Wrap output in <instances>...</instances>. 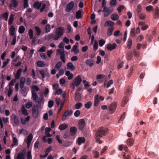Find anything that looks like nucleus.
<instances>
[{
	"mask_svg": "<svg viewBox=\"0 0 159 159\" xmlns=\"http://www.w3.org/2000/svg\"><path fill=\"white\" fill-rule=\"evenodd\" d=\"M65 32V28L62 27L57 28L55 31V33H51L45 37V39L47 40L52 39L54 40H57Z\"/></svg>",
	"mask_w": 159,
	"mask_h": 159,
	"instance_id": "obj_1",
	"label": "nucleus"
},
{
	"mask_svg": "<svg viewBox=\"0 0 159 159\" xmlns=\"http://www.w3.org/2000/svg\"><path fill=\"white\" fill-rule=\"evenodd\" d=\"M107 130V129L103 127H101L98 129L95 136V138L97 142L99 143H102L100 139L105 135Z\"/></svg>",
	"mask_w": 159,
	"mask_h": 159,
	"instance_id": "obj_2",
	"label": "nucleus"
},
{
	"mask_svg": "<svg viewBox=\"0 0 159 159\" xmlns=\"http://www.w3.org/2000/svg\"><path fill=\"white\" fill-rule=\"evenodd\" d=\"M140 29L139 27H138L135 29L134 28H132L130 30V35L132 37H134L137 34H139L140 32Z\"/></svg>",
	"mask_w": 159,
	"mask_h": 159,
	"instance_id": "obj_3",
	"label": "nucleus"
},
{
	"mask_svg": "<svg viewBox=\"0 0 159 159\" xmlns=\"http://www.w3.org/2000/svg\"><path fill=\"white\" fill-rule=\"evenodd\" d=\"M35 102L37 103V107L38 108L42 109L43 108L44 102V101L43 100V98L38 99V100H36V101Z\"/></svg>",
	"mask_w": 159,
	"mask_h": 159,
	"instance_id": "obj_4",
	"label": "nucleus"
},
{
	"mask_svg": "<svg viewBox=\"0 0 159 159\" xmlns=\"http://www.w3.org/2000/svg\"><path fill=\"white\" fill-rule=\"evenodd\" d=\"M74 6V2L73 1H70L67 5L66 8V11L67 12H70L73 8Z\"/></svg>",
	"mask_w": 159,
	"mask_h": 159,
	"instance_id": "obj_5",
	"label": "nucleus"
},
{
	"mask_svg": "<svg viewBox=\"0 0 159 159\" xmlns=\"http://www.w3.org/2000/svg\"><path fill=\"white\" fill-rule=\"evenodd\" d=\"M20 88L21 89L20 91L21 93L24 96L26 97L29 90V88L24 86H20Z\"/></svg>",
	"mask_w": 159,
	"mask_h": 159,
	"instance_id": "obj_6",
	"label": "nucleus"
},
{
	"mask_svg": "<svg viewBox=\"0 0 159 159\" xmlns=\"http://www.w3.org/2000/svg\"><path fill=\"white\" fill-rule=\"evenodd\" d=\"M78 127L79 129L82 130L85 126V122L84 119H80L78 122Z\"/></svg>",
	"mask_w": 159,
	"mask_h": 159,
	"instance_id": "obj_7",
	"label": "nucleus"
},
{
	"mask_svg": "<svg viewBox=\"0 0 159 159\" xmlns=\"http://www.w3.org/2000/svg\"><path fill=\"white\" fill-rule=\"evenodd\" d=\"M117 105V104L116 102L112 103L108 107L109 111L111 112V113L114 112L116 109Z\"/></svg>",
	"mask_w": 159,
	"mask_h": 159,
	"instance_id": "obj_8",
	"label": "nucleus"
},
{
	"mask_svg": "<svg viewBox=\"0 0 159 159\" xmlns=\"http://www.w3.org/2000/svg\"><path fill=\"white\" fill-rule=\"evenodd\" d=\"M82 81V80L80 76H78L73 80V83L76 86L78 87Z\"/></svg>",
	"mask_w": 159,
	"mask_h": 159,
	"instance_id": "obj_9",
	"label": "nucleus"
},
{
	"mask_svg": "<svg viewBox=\"0 0 159 159\" xmlns=\"http://www.w3.org/2000/svg\"><path fill=\"white\" fill-rule=\"evenodd\" d=\"M72 113L73 111L71 110L66 111L62 116V119L64 120H65L67 116H70Z\"/></svg>",
	"mask_w": 159,
	"mask_h": 159,
	"instance_id": "obj_10",
	"label": "nucleus"
},
{
	"mask_svg": "<svg viewBox=\"0 0 159 159\" xmlns=\"http://www.w3.org/2000/svg\"><path fill=\"white\" fill-rule=\"evenodd\" d=\"M139 26L140 27L141 30H146L148 28V26L142 21L140 22L139 23Z\"/></svg>",
	"mask_w": 159,
	"mask_h": 159,
	"instance_id": "obj_11",
	"label": "nucleus"
},
{
	"mask_svg": "<svg viewBox=\"0 0 159 159\" xmlns=\"http://www.w3.org/2000/svg\"><path fill=\"white\" fill-rule=\"evenodd\" d=\"M33 136L32 134H30L27 137L25 141L26 143L28 144V146L29 147L30 143L31 141L33 139Z\"/></svg>",
	"mask_w": 159,
	"mask_h": 159,
	"instance_id": "obj_12",
	"label": "nucleus"
},
{
	"mask_svg": "<svg viewBox=\"0 0 159 159\" xmlns=\"http://www.w3.org/2000/svg\"><path fill=\"white\" fill-rule=\"evenodd\" d=\"M100 103L99 99V95L97 94L94 97V106L97 107L98 106Z\"/></svg>",
	"mask_w": 159,
	"mask_h": 159,
	"instance_id": "obj_13",
	"label": "nucleus"
},
{
	"mask_svg": "<svg viewBox=\"0 0 159 159\" xmlns=\"http://www.w3.org/2000/svg\"><path fill=\"white\" fill-rule=\"evenodd\" d=\"M77 129L75 127H71L70 129V134L71 136L75 135L76 133Z\"/></svg>",
	"mask_w": 159,
	"mask_h": 159,
	"instance_id": "obj_14",
	"label": "nucleus"
},
{
	"mask_svg": "<svg viewBox=\"0 0 159 159\" xmlns=\"http://www.w3.org/2000/svg\"><path fill=\"white\" fill-rule=\"evenodd\" d=\"M18 1L17 0H11L10 6L11 8L12 9V7H16L18 5Z\"/></svg>",
	"mask_w": 159,
	"mask_h": 159,
	"instance_id": "obj_15",
	"label": "nucleus"
},
{
	"mask_svg": "<svg viewBox=\"0 0 159 159\" xmlns=\"http://www.w3.org/2000/svg\"><path fill=\"white\" fill-rule=\"evenodd\" d=\"M116 47V44L115 43H113L112 44L111 43H109L107 44V50L111 51L112 50L115 49Z\"/></svg>",
	"mask_w": 159,
	"mask_h": 159,
	"instance_id": "obj_16",
	"label": "nucleus"
},
{
	"mask_svg": "<svg viewBox=\"0 0 159 159\" xmlns=\"http://www.w3.org/2000/svg\"><path fill=\"white\" fill-rule=\"evenodd\" d=\"M39 108H38L37 107L36 108H34V107H33L32 108V113L33 116L35 117H36L38 116L39 114V110L38 109Z\"/></svg>",
	"mask_w": 159,
	"mask_h": 159,
	"instance_id": "obj_17",
	"label": "nucleus"
},
{
	"mask_svg": "<svg viewBox=\"0 0 159 159\" xmlns=\"http://www.w3.org/2000/svg\"><path fill=\"white\" fill-rule=\"evenodd\" d=\"M125 95H126V96L123 98V99L121 103V106L122 107H124L125 105V104L127 103V102L128 101V99L127 97V96H128V94L127 92L125 93Z\"/></svg>",
	"mask_w": 159,
	"mask_h": 159,
	"instance_id": "obj_18",
	"label": "nucleus"
},
{
	"mask_svg": "<svg viewBox=\"0 0 159 159\" xmlns=\"http://www.w3.org/2000/svg\"><path fill=\"white\" fill-rule=\"evenodd\" d=\"M67 68L68 70L71 71H73L75 69V67L73 66L72 63L68 62L67 65Z\"/></svg>",
	"mask_w": 159,
	"mask_h": 159,
	"instance_id": "obj_19",
	"label": "nucleus"
},
{
	"mask_svg": "<svg viewBox=\"0 0 159 159\" xmlns=\"http://www.w3.org/2000/svg\"><path fill=\"white\" fill-rule=\"evenodd\" d=\"M15 28L13 25H11L9 27V34L11 35H14Z\"/></svg>",
	"mask_w": 159,
	"mask_h": 159,
	"instance_id": "obj_20",
	"label": "nucleus"
},
{
	"mask_svg": "<svg viewBox=\"0 0 159 159\" xmlns=\"http://www.w3.org/2000/svg\"><path fill=\"white\" fill-rule=\"evenodd\" d=\"M153 17L156 19L159 18V9L157 7L156 8L155 12L153 15Z\"/></svg>",
	"mask_w": 159,
	"mask_h": 159,
	"instance_id": "obj_21",
	"label": "nucleus"
},
{
	"mask_svg": "<svg viewBox=\"0 0 159 159\" xmlns=\"http://www.w3.org/2000/svg\"><path fill=\"white\" fill-rule=\"evenodd\" d=\"M12 141L13 143L12 144L11 146L12 147L14 146H16L18 144V140L14 136V135L12 136Z\"/></svg>",
	"mask_w": 159,
	"mask_h": 159,
	"instance_id": "obj_22",
	"label": "nucleus"
},
{
	"mask_svg": "<svg viewBox=\"0 0 159 159\" xmlns=\"http://www.w3.org/2000/svg\"><path fill=\"white\" fill-rule=\"evenodd\" d=\"M134 143V140L132 139H128L126 141V143L129 146H132Z\"/></svg>",
	"mask_w": 159,
	"mask_h": 159,
	"instance_id": "obj_23",
	"label": "nucleus"
},
{
	"mask_svg": "<svg viewBox=\"0 0 159 159\" xmlns=\"http://www.w3.org/2000/svg\"><path fill=\"white\" fill-rule=\"evenodd\" d=\"M66 75L68 77V79L69 80L72 79L73 77V74L71 73L69 71H67L65 73Z\"/></svg>",
	"mask_w": 159,
	"mask_h": 159,
	"instance_id": "obj_24",
	"label": "nucleus"
},
{
	"mask_svg": "<svg viewBox=\"0 0 159 159\" xmlns=\"http://www.w3.org/2000/svg\"><path fill=\"white\" fill-rule=\"evenodd\" d=\"M30 119V116H28L26 117L25 118V119H24L22 118H21V123L23 125H25L26 124V122H28L29 121Z\"/></svg>",
	"mask_w": 159,
	"mask_h": 159,
	"instance_id": "obj_25",
	"label": "nucleus"
},
{
	"mask_svg": "<svg viewBox=\"0 0 159 159\" xmlns=\"http://www.w3.org/2000/svg\"><path fill=\"white\" fill-rule=\"evenodd\" d=\"M84 142L85 139L84 137H80L77 139L78 144L79 145H81L82 143H84Z\"/></svg>",
	"mask_w": 159,
	"mask_h": 159,
	"instance_id": "obj_26",
	"label": "nucleus"
},
{
	"mask_svg": "<svg viewBox=\"0 0 159 159\" xmlns=\"http://www.w3.org/2000/svg\"><path fill=\"white\" fill-rule=\"evenodd\" d=\"M68 126V125L66 124H62L60 125L59 127V129L62 130L66 129Z\"/></svg>",
	"mask_w": 159,
	"mask_h": 159,
	"instance_id": "obj_27",
	"label": "nucleus"
},
{
	"mask_svg": "<svg viewBox=\"0 0 159 159\" xmlns=\"http://www.w3.org/2000/svg\"><path fill=\"white\" fill-rule=\"evenodd\" d=\"M25 156L23 152L19 153L16 157V159H25Z\"/></svg>",
	"mask_w": 159,
	"mask_h": 159,
	"instance_id": "obj_28",
	"label": "nucleus"
},
{
	"mask_svg": "<svg viewBox=\"0 0 159 159\" xmlns=\"http://www.w3.org/2000/svg\"><path fill=\"white\" fill-rule=\"evenodd\" d=\"M21 110L22 114L24 115L27 116L28 115V113L27 111L25 109V107L24 105H23L22 106V107Z\"/></svg>",
	"mask_w": 159,
	"mask_h": 159,
	"instance_id": "obj_29",
	"label": "nucleus"
},
{
	"mask_svg": "<svg viewBox=\"0 0 159 159\" xmlns=\"http://www.w3.org/2000/svg\"><path fill=\"white\" fill-rule=\"evenodd\" d=\"M81 100L80 93L79 92H76L75 97V100L79 101Z\"/></svg>",
	"mask_w": 159,
	"mask_h": 159,
	"instance_id": "obj_30",
	"label": "nucleus"
},
{
	"mask_svg": "<svg viewBox=\"0 0 159 159\" xmlns=\"http://www.w3.org/2000/svg\"><path fill=\"white\" fill-rule=\"evenodd\" d=\"M35 29L36 31V35L39 36L41 32L40 28L39 26H36L35 27Z\"/></svg>",
	"mask_w": 159,
	"mask_h": 159,
	"instance_id": "obj_31",
	"label": "nucleus"
},
{
	"mask_svg": "<svg viewBox=\"0 0 159 159\" xmlns=\"http://www.w3.org/2000/svg\"><path fill=\"white\" fill-rule=\"evenodd\" d=\"M37 66L39 67H43L45 66L44 63L41 61H38L37 63Z\"/></svg>",
	"mask_w": 159,
	"mask_h": 159,
	"instance_id": "obj_32",
	"label": "nucleus"
},
{
	"mask_svg": "<svg viewBox=\"0 0 159 159\" xmlns=\"http://www.w3.org/2000/svg\"><path fill=\"white\" fill-rule=\"evenodd\" d=\"M13 122L16 125H18L19 123V118L16 116H14L13 117Z\"/></svg>",
	"mask_w": 159,
	"mask_h": 159,
	"instance_id": "obj_33",
	"label": "nucleus"
},
{
	"mask_svg": "<svg viewBox=\"0 0 159 159\" xmlns=\"http://www.w3.org/2000/svg\"><path fill=\"white\" fill-rule=\"evenodd\" d=\"M114 24V22L110 20H107L106 22L104 24V26H107L108 25H110L111 27L113 26Z\"/></svg>",
	"mask_w": 159,
	"mask_h": 159,
	"instance_id": "obj_34",
	"label": "nucleus"
},
{
	"mask_svg": "<svg viewBox=\"0 0 159 159\" xmlns=\"http://www.w3.org/2000/svg\"><path fill=\"white\" fill-rule=\"evenodd\" d=\"M85 62L87 65L89 66L90 67L94 65L93 61L91 60L88 59L86 60Z\"/></svg>",
	"mask_w": 159,
	"mask_h": 159,
	"instance_id": "obj_35",
	"label": "nucleus"
},
{
	"mask_svg": "<svg viewBox=\"0 0 159 159\" xmlns=\"http://www.w3.org/2000/svg\"><path fill=\"white\" fill-rule=\"evenodd\" d=\"M14 15L13 14H11L9 19L8 25H10L12 24L14 19Z\"/></svg>",
	"mask_w": 159,
	"mask_h": 159,
	"instance_id": "obj_36",
	"label": "nucleus"
},
{
	"mask_svg": "<svg viewBox=\"0 0 159 159\" xmlns=\"http://www.w3.org/2000/svg\"><path fill=\"white\" fill-rule=\"evenodd\" d=\"M62 91H63L61 89H58L55 91L54 95H60L62 93Z\"/></svg>",
	"mask_w": 159,
	"mask_h": 159,
	"instance_id": "obj_37",
	"label": "nucleus"
},
{
	"mask_svg": "<svg viewBox=\"0 0 159 159\" xmlns=\"http://www.w3.org/2000/svg\"><path fill=\"white\" fill-rule=\"evenodd\" d=\"M32 97L34 100V101H36V100H38V95L36 92H31Z\"/></svg>",
	"mask_w": 159,
	"mask_h": 159,
	"instance_id": "obj_38",
	"label": "nucleus"
},
{
	"mask_svg": "<svg viewBox=\"0 0 159 159\" xmlns=\"http://www.w3.org/2000/svg\"><path fill=\"white\" fill-rule=\"evenodd\" d=\"M119 18V16L117 14H112L111 16V19L113 20H116Z\"/></svg>",
	"mask_w": 159,
	"mask_h": 159,
	"instance_id": "obj_39",
	"label": "nucleus"
},
{
	"mask_svg": "<svg viewBox=\"0 0 159 159\" xmlns=\"http://www.w3.org/2000/svg\"><path fill=\"white\" fill-rule=\"evenodd\" d=\"M103 9L102 10V12H106L107 11H109L110 13H111L113 11V9L111 8H108L107 7H104Z\"/></svg>",
	"mask_w": 159,
	"mask_h": 159,
	"instance_id": "obj_40",
	"label": "nucleus"
},
{
	"mask_svg": "<svg viewBox=\"0 0 159 159\" xmlns=\"http://www.w3.org/2000/svg\"><path fill=\"white\" fill-rule=\"evenodd\" d=\"M21 70L20 69H18L16 72V74L15 75V77L16 79H19L20 77Z\"/></svg>",
	"mask_w": 159,
	"mask_h": 159,
	"instance_id": "obj_41",
	"label": "nucleus"
},
{
	"mask_svg": "<svg viewBox=\"0 0 159 159\" xmlns=\"http://www.w3.org/2000/svg\"><path fill=\"white\" fill-rule=\"evenodd\" d=\"M114 30L113 26L110 27L108 30L107 34L108 35L110 36L112 34V32Z\"/></svg>",
	"mask_w": 159,
	"mask_h": 159,
	"instance_id": "obj_42",
	"label": "nucleus"
},
{
	"mask_svg": "<svg viewBox=\"0 0 159 159\" xmlns=\"http://www.w3.org/2000/svg\"><path fill=\"white\" fill-rule=\"evenodd\" d=\"M25 30V28L24 27V26L21 25L19 27V28L18 32L20 34H21L24 32Z\"/></svg>",
	"mask_w": 159,
	"mask_h": 159,
	"instance_id": "obj_43",
	"label": "nucleus"
},
{
	"mask_svg": "<svg viewBox=\"0 0 159 159\" xmlns=\"http://www.w3.org/2000/svg\"><path fill=\"white\" fill-rule=\"evenodd\" d=\"M41 6V3L38 2H36L34 4V7L37 9H39Z\"/></svg>",
	"mask_w": 159,
	"mask_h": 159,
	"instance_id": "obj_44",
	"label": "nucleus"
},
{
	"mask_svg": "<svg viewBox=\"0 0 159 159\" xmlns=\"http://www.w3.org/2000/svg\"><path fill=\"white\" fill-rule=\"evenodd\" d=\"M31 89H32L31 92H36L35 91H38L39 89V88L36 85H33V86Z\"/></svg>",
	"mask_w": 159,
	"mask_h": 159,
	"instance_id": "obj_45",
	"label": "nucleus"
},
{
	"mask_svg": "<svg viewBox=\"0 0 159 159\" xmlns=\"http://www.w3.org/2000/svg\"><path fill=\"white\" fill-rule=\"evenodd\" d=\"M62 65V62L60 61L58 62L56 65L55 68L57 70H58L60 68Z\"/></svg>",
	"mask_w": 159,
	"mask_h": 159,
	"instance_id": "obj_46",
	"label": "nucleus"
},
{
	"mask_svg": "<svg viewBox=\"0 0 159 159\" xmlns=\"http://www.w3.org/2000/svg\"><path fill=\"white\" fill-rule=\"evenodd\" d=\"M45 31L46 33L49 32L51 30V26L49 24H47L45 26Z\"/></svg>",
	"mask_w": 159,
	"mask_h": 159,
	"instance_id": "obj_47",
	"label": "nucleus"
},
{
	"mask_svg": "<svg viewBox=\"0 0 159 159\" xmlns=\"http://www.w3.org/2000/svg\"><path fill=\"white\" fill-rule=\"evenodd\" d=\"M82 16L81 12L79 10L76 12V17L77 19H80Z\"/></svg>",
	"mask_w": 159,
	"mask_h": 159,
	"instance_id": "obj_48",
	"label": "nucleus"
},
{
	"mask_svg": "<svg viewBox=\"0 0 159 159\" xmlns=\"http://www.w3.org/2000/svg\"><path fill=\"white\" fill-rule=\"evenodd\" d=\"M25 81V77H22L20 82V86H24Z\"/></svg>",
	"mask_w": 159,
	"mask_h": 159,
	"instance_id": "obj_49",
	"label": "nucleus"
},
{
	"mask_svg": "<svg viewBox=\"0 0 159 159\" xmlns=\"http://www.w3.org/2000/svg\"><path fill=\"white\" fill-rule=\"evenodd\" d=\"M10 59L7 58L6 59V61H3L2 63V65L1 67L2 68H4L8 63L9 61H10Z\"/></svg>",
	"mask_w": 159,
	"mask_h": 159,
	"instance_id": "obj_50",
	"label": "nucleus"
},
{
	"mask_svg": "<svg viewBox=\"0 0 159 159\" xmlns=\"http://www.w3.org/2000/svg\"><path fill=\"white\" fill-rule=\"evenodd\" d=\"M13 90V87L10 86L8 91L7 95L9 97H10L11 94Z\"/></svg>",
	"mask_w": 159,
	"mask_h": 159,
	"instance_id": "obj_51",
	"label": "nucleus"
},
{
	"mask_svg": "<svg viewBox=\"0 0 159 159\" xmlns=\"http://www.w3.org/2000/svg\"><path fill=\"white\" fill-rule=\"evenodd\" d=\"M55 101L57 104V107H58L60 104V103H61V101H62L60 98L58 97H56V98Z\"/></svg>",
	"mask_w": 159,
	"mask_h": 159,
	"instance_id": "obj_52",
	"label": "nucleus"
},
{
	"mask_svg": "<svg viewBox=\"0 0 159 159\" xmlns=\"http://www.w3.org/2000/svg\"><path fill=\"white\" fill-rule=\"evenodd\" d=\"M28 34L30 39H32L33 38V31L31 29H30L29 30Z\"/></svg>",
	"mask_w": 159,
	"mask_h": 159,
	"instance_id": "obj_53",
	"label": "nucleus"
},
{
	"mask_svg": "<svg viewBox=\"0 0 159 159\" xmlns=\"http://www.w3.org/2000/svg\"><path fill=\"white\" fill-rule=\"evenodd\" d=\"M33 105V103L31 102H28L26 104L25 107L27 109H29L31 108Z\"/></svg>",
	"mask_w": 159,
	"mask_h": 159,
	"instance_id": "obj_54",
	"label": "nucleus"
},
{
	"mask_svg": "<svg viewBox=\"0 0 159 159\" xmlns=\"http://www.w3.org/2000/svg\"><path fill=\"white\" fill-rule=\"evenodd\" d=\"M92 104V103L91 102H88L85 104V107L86 108H89Z\"/></svg>",
	"mask_w": 159,
	"mask_h": 159,
	"instance_id": "obj_55",
	"label": "nucleus"
},
{
	"mask_svg": "<svg viewBox=\"0 0 159 159\" xmlns=\"http://www.w3.org/2000/svg\"><path fill=\"white\" fill-rule=\"evenodd\" d=\"M82 103L80 102H78L75 104V107L76 109H79L80 108L82 107Z\"/></svg>",
	"mask_w": 159,
	"mask_h": 159,
	"instance_id": "obj_56",
	"label": "nucleus"
},
{
	"mask_svg": "<svg viewBox=\"0 0 159 159\" xmlns=\"http://www.w3.org/2000/svg\"><path fill=\"white\" fill-rule=\"evenodd\" d=\"M132 41L131 39H128L127 47L129 49H130L131 47V45L132 44Z\"/></svg>",
	"mask_w": 159,
	"mask_h": 159,
	"instance_id": "obj_57",
	"label": "nucleus"
},
{
	"mask_svg": "<svg viewBox=\"0 0 159 159\" xmlns=\"http://www.w3.org/2000/svg\"><path fill=\"white\" fill-rule=\"evenodd\" d=\"M98 48V43L96 40L94 41L93 45V49L94 50H96Z\"/></svg>",
	"mask_w": 159,
	"mask_h": 159,
	"instance_id": "obj_58",
	"label": "nucleus"
},
{
	"mask_svg": "<svg viewBox=\"0 0 159 159\" xmlns=\"http://www.w3.org/2000/svg\"><path fill=\"white\" fill-rule=\"evenodd\" d=\"M54 102L52 100H50L48 101V106L49 108L52 107L53 105Z\"/></svg>",
	"mask_w": 159,
	"mask_h": 159,
	"instance_id": "obj_59",
	"label": "nucleus"
},
{
	"mask_svg": "<svg viewBox=\"0 0 159 159\" xmlns=\"http://www.w3.org/2000/svg\"><path fill=\"white\" fill-rule=\"evenodd\" d=\"M145 15L143 13L140 14L139 15V18L140 20H143L145 19Z\"/></svg>",
	"mask_w": 159,
	"mask_h": 159,
	"instance_id": "obj_60",
	"label": "nucleus"
},
{
	"mask_svg": "<svg viewBox=\"0 0 159 159\" xmlns=\"http://www.w3.org/2000/svg\"><path fill=\"white\" fill-rule=\"evenodd\" d=\"M106 76L103 75H98L97 76V79H103L105 78Z\"/></svg>",
	"mask_w": 159,
	"mask_h": 159,
	"instance_id": "obj_61",
	"label": "nucleus"
},
{
	"mask_svg": "<svg viewBox=\"0 0 159 159\" xmlns=\"http://www.w3.org/2000/svg\"><path fill=\"white\" fill-rule=\"evenodd\" d=\"M2 16L3 18H4L5 20H7L8 17V14L7 12H5L3 13L2 15Z\"/></svg>",
	"mask_w": 159,
	"mask_h": 159,
	"instance_id": "obj_62",
	"label": "nucleus"
},
{
	"mask_svg": "<svg viewBox=\"0 0 159 159\" xmlns=\"http://www.w3.org/2000/svg\"><path fill=\"white\" fill-rule=\"evenodd\" d=\"M27 159H32V156L30 151H29L27 152Z\"/></svg>",
	"mask_w": 159,
	"mask_h": 159,
	"instance_id": "obj_63",
	"label": "nucleus"
},
{
	"mask_svg": "<svg viewBox=\"0 0 159 159\" xmlns=\"http://www.w3.org/2000/svg\"><path fill=\"white\" fill-rule=\"evenodd\" d=\"M46 47L45 46H43L39 50V52H43L45 51Z\"/></svg>",
	"mask_w": 159,
	"mask_h": 159,
	"instance_id": "obj_64",
	"label": "nucleus"
}]
</instances>
